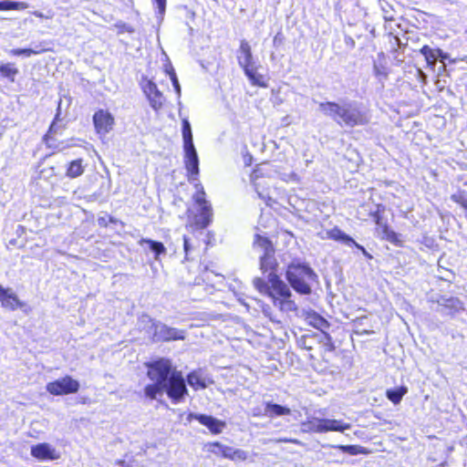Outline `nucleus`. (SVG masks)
Returning <instances> with one entry per match:
<instances>
[{
    "mask_svg": "<svg viewBox=\"0 0 467 467\" xmlns=\"http://www.w3.org/2000/svg\"><path fill=\"white\" fill-rule=\"evenodd\" d=\"M437 303L440 304L445 310L446 313L450 316H454L457 313L463 310V303L455 296L451 297H441L437 300Z\"/></svg>",
    "mask_w": 467,
    "mask_h": 467,
    "instance_id": "21",
    "label": "nucleus"
},
{
    "mask_svg": "<svg viewBox=\"0 0 467 467\" xmlns=\"http://www.w3.org/2000/svg\"><path fill=\"white\" fill-rule=\"evenodd\" d=\"M243 71L253 86L267 88L268 84L265 79V77L262 74L257 73L256 68L254 66L250 67H246Z\"/></svg>",
    "mask_w": 467,
    "mask_h": 467,
    "instance_id": "25",
    "label": "nucleus"
},
{
    "mask_svg": "<svg viewBox=\"0 0 467 467\" xmlns=\"http://www.w3.org/2000/svg\"><path fill=\"white\" fill-rule=\"evenodd\" d=\"M237 60L243 70L254 66L253 53L249 42L245 39L240 41Z\"/></svg>",
    "mask_w": 467,
    "mask_h": 467,
    "instance_id": "17",
    "label": "nucleus"
},
{
    "mask_svg": "<svg viewBox=\"0 0 467 467\" xmlns=\"http://www.w3.org/2000/svg\"><path fill=\"white\" fill-rule=\"evenodd\" d=\"M157 3L159 12L163 14L166 7V0H154Z\"/></svg>",
    "mask_w": 467,
    "mask_h": 467,
    "instance_id": "43",
    "label": "nucleus"
},
{
    "mask_svg": "<svg viewBox=\"0 0 467 467\" xmlns=\"http://www.w3.org/2000/svg\"><path fill=\"white\" fill-rule=\"evenodd\" d=\"M183 249H184V253H185V260H190V254L191 252L192 251L193 247L192 246V244H190V239L189 237H187L186 235L183 236Z\"/></svg>",
    "mask_w": 467,
    "mask_h": 467,
    "instance_id": "38",
    "label": "nucleus"
},
{
    "mask_svg": "<svg viewBox=\"0 0 467 467\" xmlns=\"http://www.w3.org/2000/svg\"><path fill=\"white\" fill-rule=\"evenodd\" d=\"M309 339H316L319 344L321 357V359L319 360L313 354L309 353V359L314 363L323 362L325 364L324 368H329L331 363L328 354L336 352V345L332 337L327 332H323V334L313 333L311 335L303 336L300 341L301 348L310 352L313 350V346L308 343Z\"/></svg>",
    "mask_w": 467,
    "mask_h": 467,
    "instance_id": "6",
    "label": "nucleus"
},
{
    "mask_svg": "<svg viewBox=\"0 0 467 467\" xmlns=\"http://www.w3.org/2000/svg\"><path fill=\"white\" fill-rule=\"evenodd\" d=\"M320 109L338 125L354 128L366 126L370 122L368 114L352 104L340 105L335 101H326L319 105Z\"/></svg>",
    "mask_w": 467,
    "mask_h": 467,
    "instance_id": "3",
    "label": "nucleus"
},
{
    "mask_svg": "<svg viewBox=\"0 0 467 467\" xmlns=\"http://www.w3.org/2000/svg\"><path fill=\"white\" fill-rule=\"evenodd\" d=\"M338 448L343 452H346V453H348L351 455H356L360 452L358 446H357V445H339Z\"/></svg>",
    "mask_w": 467,
    "mask_h": 467,
    "instance_id": "37",
    "label": "nucleus"
},
{
    "mask_svg": "<svg viewBox=\"0 0 467 467\" xmlns=\"http://www.w3.org/2000/svg\"><path fill=\"white\" fill-rule=\"evenodd\" d=\"M74 140H77L74 138H71L67 141H64V140L59 141L55 138V135L52 136L49 134H44V136L42 138V141L45 143L47 149L51 150L50 155H54V154L62 152L66 149L77 146V144L73 142Z\"/></svg>",
    "mask_w": 467,
    "mask_h": 467,
    "instance_id": "16",
    "label": "nucleus"
},
{
    "mask_svg": "<svg viewBox=\"0 0 467 467\" xmlns=\"http://www.w3.org/2000/svg\"><path fill=\"white\" fill-rule=\"evenodd\" d=\"M153 327L152 339L155 342L183 340L185 338L184 331L182 330L156 323L153 324Z\"/></svg>",
    "mask_w": 467,
    "mask_h": 467,
    "instance_id": "11",
    "label": "nucleus"
},
{
    "mask_svg": "<svg viewBox=\"0 0 467 467\" xmlns=\"http://www.w3.org/2000/svg\"><path fill=\"white\" fill-rule=\"evenodd\" d=\"M188 384L195 390L206 388L204 379L197 372L192 371L187 375Z\"/></svg>",
    "mask_w": 467,
    "mask_h": 467,
    "instance_id": "28",
    "label": "nucleus"
},
{
    "mask_svg": "<svg viewBox=\"0 0 467 467\" xmlns=\"http://www.w3.org/2000/svg\"><path fill=\"white\" fill-rule=\"evenodd\" d=\"M265 410L264 411H254V417H268V418H276L281 416H288L291 414V409L283 406L277 403H274L271 401H266L264 403Z\"/></svg>",
    "mask_w": 467,
    "mask_h": 467,
    "instance_id": "15",
    "label": "nucleus"
},
{
    "mask_svg": "<svg viewBox=\"0 0 467 467\" xmlns=\"http://www.w3.org/2000/svg\"><path fill=\"white\" fill-rule=\"evenodd\" d=\"M92 123L95 133L99 137H104L114 130L116 120L109 109H98L92 116Z\"/></svg>",
    "mask_w": 467,
    "mask_h": 467,
    "instance_id": "9",
    "label": "nucleus"
},
{
    "mask_svg": "<svg viewBox=\"0 0 467 467\" xmlns=\"http://www.w3.org/2000/svg\"><path fill=\"white\" fill-rule=\"evenodd\" d=\"M60 120V112L59 110L57 111V113L55 115L52 122L50 123L49 127H48V130L45 133V134H49V135H52L54 136L55 133L57 132V123Z\"/></svg>",
    "mask_w": 467,
    "mask_h": 467,
    "instance_id": "35",
    "label": "nucleus"
},
{
    "mask_svg": "<svg viewBox=\"0 0 467 467\" xmlns=\"http://www.w3.org/2000/svg\"><path fill=\"white\" fill-rule=\"evenodd\" d=\"M171 82H172V85L174 87V88L176 89L177 93L180 94L181 92V88H180V84H179V81H178V78L177 77L176 78H173L171 79Z\"/></svg>",
    "mask_w": 467,
    "mask_h": 467,
    "instance_id": "46",
    "label": "nucleus"
},
{
    "mask_svg": "<svg viewBox=\"0 0 467 467\" xmlns=\"http://www.w3.org/2000/svg\"><path fill=\"white\" fill-rule=\"evenodd\" d=\"M19 74V69L13 62L3 63L0 65V77L13 83L16 77Z\"/></svg>",
    "mask_w": 467,
    "mask_h": 467,
    "instance_id": "26",
    "label": "nucleus"
},
{
    "mask_svg": "<svg viewBox=\"0 0 467 467\" xmlns=\"http://www.w3.org/2000/svg\"><path fill=\"white\" fill-rule=\"evenodd\" d=\"M145 367L147 377L152 381L143 389L145 398L153 400L165 392L173 403H179L188 395L182 371L174 368L170 359L160 358L145 363Z\"/></svg>",
    "mask_w": 467,
    "mask_h": 467,
    "instance_id": "2",
    "label": "nucleus"
},
{
    "mask_svg": "<svg viewBox=\"0 0 467 467\" xmlns=\"http://www.w3.org/2000/svg\"><path fill=\"white\" fill-rule=\"evenodd\" d=\"M0 305L3 308L10 311L20 309L28 313L31 310L26 303L19 299L12 288L4 287L2 285H0Z\"/></svg>",
    "mask_w": 467,
    "mask_h": 467,
    "instance_id": "10",
    "label": "nucleus"
},
{
    "mask_svg": "<svg viewBox=\"0 0 467 467\" xmlns=\"http://www.w3.org/2000/svg\"><path fill=\"white\" fill-rule=\"evenodd\" d=\"M285 277L292 288L300 295H310L311 286L307 280L316 279L317 275L313 269L304 264H290L285 272Z\"/></svg>",
    "mask_w": 467,
    "mask_h": 467,
    "instance_id": "5",
    "label": "nucleus"
},
{
    "mask_svg": "<svg viewBox=\"0 0 467 467\" xmlns=\"http://www.w3.org/2000/svg\"><path fill=\"white\" fill-rule=\"evenodd\" d=\"M204 447L209 453L234 462H244L247 459V453L244 451L234 449L219 441L207 442Z\"/></svg>",
    "mask_w": 467,
    "mask_h": 467,
    "instance_id": "8",
    "label": "nucleus"
},
{
    "mask_svg": "<svg viewBox=\"0 0 467 467\" xmlns=\"http://www.w3.org/2000/svg\"><path fill=\"white\" fill-rule=\"evenodd\" d=\"M117 28H118V32L119 34H123V33H133L134 32V28L130 26H128L124 23H120V24H117L116 25Z\"/></svg>",
    "mask_w": 467,
    "mask_h": 467,
    "instance_id": "39",
    "label": "nucleus"
},
{
    "mask_svg": "<svg viewBox=\"0 0 467 467\" xmlns=\"http://www.w3.org/2000/svg\"><path fill=\"white\" fill-rule=\"evenodd\" d=\"M326 234L327 239L339 242L348 246H354L359 250L367 258H372L371 254L368 253L363 245L358 244L351 236L344 233L337 226H335L332 229L327 231Z\"/></svg>",
    "mask_w": 467,
    "mask_h": 467,
    "instance_id": "13",
    "label": "nucleus"
},
{
    "mask_svg": "<svg viewBox=\"0 0 467 467\" xmlns=\"http://www.w3.org/2000/svg\"><path fill=\"white\" fill-rule=\"evenodd\" d=\"M250 177H251V181L255 185V181L258 180L259 178L263 177V172L261 171V169L259 167L254 168L253 170Z\"/></svg>",
    "mask_w": 467,
    "mask_h": 467,
    "instance_id": "40",
    "label": "nucleus"
},
{
    "mask_svg": "<svg viewBox=\"0 0 467 467\" xmlns=\"http://www.w3.org/2000/svg\"><path fill=\"white\" fill-rule=\"evenodd\" d=\"M141 88L154 110H159L163 107L165 98L152 80L145 79Z\"/></svg>",
    "mask_w": 467,
    "mask_h": 467,
    "instance_id": "12",
    "label": "nucleus"
},
{
    "mask_svg": "<svg viewBox=\"0 0 467 467\" xmlns=\"http://www.w3.org/2000/svg\"><path fill=\"white\" fill-rule=\"evenodd\" d=\"M167 73L169 74L171 79H172L173 78H176L175 71L172 67H171L170 69H167Z\"/></svg>",
    "mask_w": 467,
    "mask_h": 467,
    "instance_id": "47",
    "label": "nucleus"
},
{
    "mask_svg": "<svg viewBox=\"0 0 467 467\" xmlns=\"http://www.w3.org/2000/svg\"><path fill=\"white\" fill-rule=\"evenodd\" d=\"M47 51L45 48L32 49V48H14L9 51V54L14 57L25 56L30 57Z\"/></svg>",
    "mask_w": 467,
    "mask_h": 467,
    "instance_id": "32",
    "label": "nucleus"
},
{
    "mask_svg": "<svg viewBox=\"0 0 467 467\" xmlns=\"http://www.w3.org/2000/svg\"><path fill=\"white\" fill-rule=\"evenodd\" d=\"M321 425H319V433L327 431H339L343 432L350 429V424L342 420L334 419H321Z\"/></svg>",
    "mask_w": 467,
    "mask_h": 467,
    "instance_id": "19",
    "label": "nucleus"
},
{
    "mask_svg": "<svg viewBox=\"0 0 467 467\" xmlns=\"http://www.w3.org/2000/svg\"><path fill=\"white\" fill-rule=\"evenodd\" d=\"M182 133L183 139L184 158L183 163L186 177L189 182L197 181L200 174L199 158L193 144L192 128L187 119L182 120Z\"/></svg>",
    "mask_w": 467,
    "mask_h": 467,
    "instance_id": "4",
    "label": "nucleus"
},
{
    "mask_svg": "<svg viewBox=\"0 0 467 467\" xmlns=\"http://www.w3.org/2000/svg\"><path fill=\"white\" fill-rule=\"evenodd\" d=\"M386 211V207L382 203H378L376 206V210L370 213V216L372 217L375 223L379 226L384 223V213Z\"/></svg>",
    "mask_w": 467,
    "mask_h": 467,
    "instance_id": "33",
    "label": "nucleus"
},
{
    "mask_svg": "<svg viewBox=\"0 0 467 467\" xmlns=\"http://www.w3.org/2000/svg\"><path fill=\"white\" fill-rule=\"evenodd\" d=\"M437 51H439V53L436 54V61L440 58L441 61H443L444 59H446L448 57V55L446 53H444L441 49L440 48H437Z\"/></svg>",
    "mask_w": 467,
    "mask_h": 467,
    "instance_id": "44",
    "label": "nucleus"
},
{
    "mask_svg": "<svg viewBox=\"0 0 467 467\" xmlns=\"http://www.w3.org/2000/svg\"><path fill=\"white\" fill-rule=\"evenodd\" d=\"M194 418L199 423L207 427L213 434L221 433L226 425L224 421L217 420L210 415L197 414Z\"/></svg>",
    "mask_w": 467,
    "mask_h": 467,
    "instance_id": "18",
    "label": "nucleus"
},
{
    "mask_svg": "<svg viewBox=\"0 0 467 467\" xmlns=\"http://www.w3.org/2000/svg\"><path fill=\"white\" fill-rule=\"evenodd\" d=\"M79 382L71 376H64L47 384V391L53 396L75 394L79 390Z\"/></svg>",
    "mask_w": 467,
    "mask_h": 467,
    "instance_id": "7",
    "label": "nucleus"
},
{
    "mask_svg": "<svg viewBox=\"0 0 467 467\" xmlns=\"http://www.w3.org/2000/svg\"><path fill=\"white\" fill-rule=\"evenodd\" d=\"M147 244L150 250L154 253L155 258L157 259L159 255L164 254L166 253V248L161 242L154 241L151 239H141L140 244Z\"/></svg>",
    "mask_w": 467,
    "mask_h": 467,
    "instance_id": "29",
    "label": "nucleus"
},
{
    "mask_svg": "<svg viewBox=\"0 0 467 467\" xmlns=\"http://www.w3.org/2000/svg\"><path fill=\"white\" fill-rule=\"evenodd\" d=\"M321 419L319 418H312L311 420H308L306 424L308 425V430L312 432L319 433V425Z\"/></svg>",
    "mask_w": 467,
    "mask_h": 467,
    "instance_id": "36",
    "label": "nucleus"
},
{
    "mask_svg": "<svg viewBox=\"0 0 467 467\" xmlns=\"http://www.w3.org/2000/svg\"><path fill=\"white\" fill-rule=\"evenodd\" d=\"M31 456L38 461H55L60 458V453L49 443L40 442L30 448Z\"/></svg>",
    "mask_w": 467,
    "mask_h": 467,
    "instance_id": "14",
    "label": "nucleus"
},
{
    "mask_svg": "<svg viewBox=\"0 0 467 467\" xmlns=\"http://www.w3.org/2000/svg\"><path fill=\"white\" fill-rule=\"evenodd\" d=\"M26 8H27V4L25 2H16L11 0L0 1V11L24 10Z\"/></svg>",
    "mask_w": 467,
    "mask_h": 467,
    "instance_id": "30",
    "label": "nucleus"
},
{
    "mask_svg": "<svg viewBox=\"0 0 467 467\" xmlns=\"http://www.w3.org/2000/svg\"><path fill=\"white\" fill-rule=\"evenodd\" d=\"M375 75L377 77H383V78H387L388 75H389V72L388 70L385 68V67H382L381 69L379 68L378 67H375Z\"/></svg>",
    "mask_w": 467,
    "mask_h": 467,
    "instance_id": "42",
    "label": "nucleus"
},
{
    "mask_svg": "<svg viewBox=\"0 0 467 467\" xmlns=\"http://www.w3.org/2000/svg\"><path fill=\"white\" fill-rule=\"evenodd\" d=\"M254 246L260 248L264 254L260 257V269L268 273L267 280L255 277L253 281L254 288L261 295L271 298L273 305L282 312H296L298 307L293 299L289 286L276 273L278 264L275 258V248L269 237L259 234L254 236Z\"/></svg>",
    "mask_w": 467,
    "mask_h": 467,
    "instance_id": "1",
    "label": "nucleus"
},
{
    "mask_svg": "<svg viewBox=\"0 0 467 467\" xmlns=\"http://www.w3.org/2000/svg\"><path fill=\"white\" fill-rule=\"evenodd\" d=\"M197 204L201 207L202 220L196 223L200 228L204 229L212 223V207L205 199H198Z\"/></svg>",
    "mask_w": 467,
    "mask_h": 467,
    "instance_id": "24",
    "label": "nucleus"
},
{
    "mask_svg": "<svg viewBox=\"0 0 467 467\" xmlns=\"http://www.w3.org/2000/svg\"><path fill=\"white\" fill-rule=\"evenodd\" d=\"M284 41V36L282 32H278L273 39L274 46H280Z\"/></svg>",
    "mask_w": 467,
    "mask_h": 467,
    "instance_id": "41",
    "label": "nucleus"
},
{
    "mask_svg": "<svg viewBox=\"0 0 467 467\" xmlns=\"http://www.w3.org/2000/svg\"><path fill=\"white\" fill-rule=\"evenodd\" d=\"M118 223V219L107 213L98 218V224L100 228H107L110 223L117 224Z\"/></svg>",
    "mask_w": 467,
    "mask_h": 467,
    "instance_id": "34",
    "label": "nucleus"
},
{
    "mask_svg": "<svg viewBox=\"0 0 467 467\" xmlns=\"http://www.w3.org/2000/svg\"><path fill=\"white\" fill-rule=\"evenodd\" d=\"M86 170V164L82 158H78L68 161L66 165L65 175L68 179H76L84 174Z\"/></svg>",
    "mask_w": 467,
    "mask_h": 467,
    "instance_id": "22",
    "label": "nucleus"
},
{
    "mask_svg": "<svg viewBox=\"0 0 467 467\" xmlns=\"http://www.w3.org/2000/svg\"><path fill=\"white\" fill-rule=\"evenodd\" d=\"M306 320L309 326L320 330L322 333L326 332L325 330L330 327L329 322L315 311L306 312Z\"/></svg>",
    "mask_w": 467,
    "mask_h": 467,
    "instance_id": "23",
    "label": "nucleus"
},
{
    "mask_svg": "<svg viewBox=\"0 0 467 467\" xmlns=\"http://www.w3.org/2000/svg\"><path fill=\"white\" fill-rule=\"evenodd\" d=\"M198 199H205V192L202 188L201 190L197 191L194 198V202L197 203Z\"/></svg>",
    "mask_w": 467,
    "mask_h": 467,
    "instance_id": "45",
    "label": "nucleus"
},
{
    "mask_svg": "<svg viewBox=\"0 0 467 467\" xmlns=\"http://www.w3.org/2000/svg\"><path fill=\"white\" fill-rule=\"evenodd\" d=\"M380 228V233L382 234L381 238L397 247L403 246V239L400 234L396 233L391 229L387 221L385 220L384 223L379 226Z\"/></svg>",
    "mask_w": 467,
    "mask_h": 467,
    "instance_id": "20",
    "label": "nucleus"
},
{
    "mask_svg": "<svg viewBox=\"0 0 467 467\" xmlns=\"http://www.w3.org/2000/svg\"><path fill=\"white\" fill-rule=\"evenodd\" d=\"M420 53L424 57L426 62L430 66H434L436 63V54L439 53L437 48H431L428 45H424L420 49Z\"/></svg>",
    "mask_w": 467,
    "mask_h": 467,
    "instance_id": "31",
    "label": "nucleus"
},
{
    "mask_svg": "<svg viewBox=\"0 0 467 467\" xmlns=\"http://www.w3.org/2000/svg\"><path fill=\"white\" fill-rule=\"evenodd\" d=\"M408 392V388L405 386H400L397 389H389L386 390V397L389 400H390L393 404H399L403 396Z\"/></svg>",
    "mask_w": 467,
    "mask_h": 467,
    "instance_id": "27",
    "label": "nucleus"
},
{
    "mask_svg": "<svg viewBox=\"0 0 467 467\" xmlns=\"http://www.w3.org/2000/svg\"><path fill=\"white\" fill-rule=\"evenodd\" d=\"M279 441L283 442H292V443H298L297 440L296 439H280Z\"/></svg>",
    "mask_w": 467,
    "mask_h": 467,
    "instance_id": "48",
    "label": "nucleus"
}]
</instances>
